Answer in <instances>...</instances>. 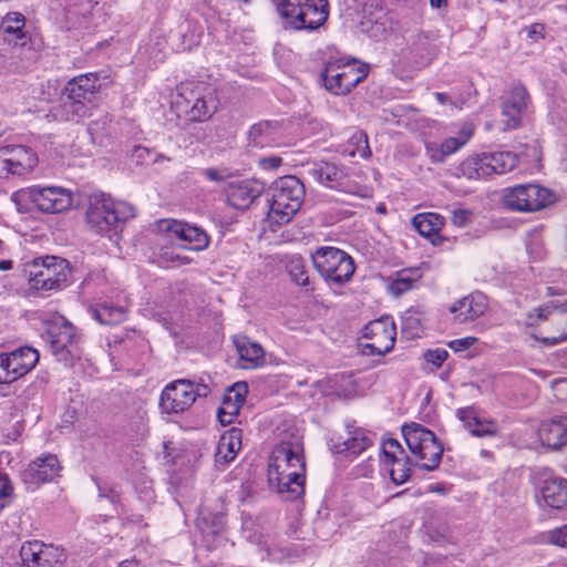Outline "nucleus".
<instances>
[{
  "mask_svg": "<svg viewBox=\"0 0 567 567\" xmlns=\"http://www.w3.org/2000/svg\"><path fill=\"white\" fill-rule=\"evenodd\" d=\"M402 434L416 465L427 471L439 466L443 446L432 431L413 422L402 427Z\"/></svg>",
  "mask_w": 567,
  "mask_h": 567,
  "instance_id": "obj_10",
  "label": "nucleus"
},
{
  "mask_svg": "<svg viewBox=\"0 0 567 567\" xmlns=\"http://www.w3.org/2000/svg\"><path fill=\"white\" fill-rule=\"evenodd\" d=\"M306 462L299 437L278 444L269 458L268 481L279 494L296 499L305 492Z\"/></svg>",
  "mask_w": 567,
  "mask_h": 567,
  "instance_id": "obj_1",
  "label": "nucleus"
},
{
  "mask_svg": "<svg viewBox=\"0 0 567 567\" xmlns=\"http://www.w3.org/2000/svg\"><path fill=\"white\" fill-rule=\"evenodd\" d=\"M247 392L248 389L245 382H237L227 390L218 409V420L223 425L230 424L234 417L238 415Z\"/></svg>",
  "mask_w": 567,
  "mask_h": 567,
  "instance_id": "obj_30",
  "label": "nucleus"
},
{
  "mask_svg": "<svg viewBox=\"0 0 567 567\" xmlns=\"http://www.w3.org/2000/svg\"><path fill=\"white\" fill-rule=\"evenodd\" d=\"M39 358V352L30 347L0 354V383H11L25 375L35 367Z\"/></svg>",
  "mask_w": 567,
  "mask_h": 567,
  "instance_id": "obj_16",
  "label": "nucleus"
},
{
  "mask_svg": "<svg viewBox=\"0 0 567 567\" xmlns=\"http://www.w3.org/2000/svg\"><path fill=\"white\" fill-rule=\"evenodd\" d=\"M22 272L29 290L35 292L58 291L70 282L71 268L66 259L56 256H40L25 260Z\"/></svg>",
  "mask_w": 567,
  "mask_h": 567,
  "instance_id": "obj_2",
  "label": "nucleus"
},
{
  "mask_svg": "<svg viewBox=\"0 0 567 567\" xmlns=\"http://www.w3.org/2000/svg\"><path fill=\"white\" fill-rule=\"evenodd\" d=\"M161 262L164 267H181L192 262V259L174 250H166L161 255Z\"/></svg>",
  "mask_w": 567,
  "mask_h": 567,
  "instance_id": "obj_46",
  "label": "nucleus"
},
{
  "mask_svg": "<svg viewBox=\"0 0 567 567\" xmlns=\"http://www.w3.org/2000/svg\"><path fill=\"white\" fill-rule=\"evenodd\" d=\"M390 19L388 14L382 9H379L370 13V17H367L365 20L362 21V27L371 37L378 38L386 31Z\"/></svg>",
  "mask_w": 567,
  "mask_h": 567,
  "instance_id": "obj_42",
  "label": "nucleus"
},
{
  "mask_svg": "<svg viewBox=\"0 0 567 567\" xmlns=\"http://www.w3.org/2000/svg\"><path fill=\"white\" fill-rule=\"evenodd\" d=\"M0 37L11 48H23L31 41L25 18L20 12H8L0 22Z\"/></svg>",
  "mask_w": 567,
  "mask_h": 567,
  "instance_id": "obj_24",
  "label": "nucleus"
},
{
  "mask_svg": "<svg viewBox=\"0 0 567 567\" xmlns=\"http://www.w3.org/2000/svg\"><path fill=\"white\" fill-rule=\"evenodd\" d=\"M133 216V209L125 203H116L105 194L90 197L85 212L89 229L97 235L112 237L116 234L121 220Z\"/></svg>",
  "mask_w": 567,
  "mask_h": 567,
  "instance_id": "obj_4",
  "label": "nucleus"
},
{
  "mask_svg": "<svg viewBox=\"0 0 567 567\" xmlns=\"http://www.w3.org/2000/svg\"><path fill=\"white\" fill-rule=\"evenodd\" d=\"M540 496L546 506L565 511L567 504V480L560 477L546 478L540 486Z\"/></svg>",
  "mask_w": 567,
  "mask_h": 567,
  "instance_id": "obj_33",
  "label": "nucleus"
},
{
  "mask_svg": "<svg viewBox=\"0 0 567 567\" xmlns=\"http://www.w3.org/2000/svg\"><path fill=\"white\" fill-rule=\"evenodd\" d=\"M421 278L419 269H410L401 271L398 277L390 284V291L395 295H402L416 286V282Z\"/></svg>",
  "mask_w": 567,
  "mask_h": 567,
  "instance_id": "obj_41",
  "label": "nucleus"
},
{
  "mask_svg": "<svg viewBox=\"0 0 567 567\" xmlns=\"http://www.w3.org/2000/svg\"><path fill=\"white\" fill-rule=\"evenodd\" d=\"M402 333L408 339L421 338L425 330V315L422 310L411 308L402 316Z\"/></svg>",
  "mask_w": 567,
  "mask_h": 567,
  "instance_id": "obj_38",
  "label": "nucleus"
},
{
  "mask_svg": "<svg viewBox=\"0 0 567 567\" xmlns=\"http://www.w3.org/2000/svg\"><path fill=\"white\" fill-rule=\"evenodd\" d=\"M380 462L394 484L400 485L409 480L408 456L396 440L389 439L383 442Z\"/></svg>",
  "mask_w": 567,
  "mask_h": 567,
  "instance_id": "obj_22",
  "label": "nucleus"
},
{
  "mask_svg": "<svg viewBox=\"0 0 567 567\" xmlns=\"http://www.w3.org/2000/svg\"><path fill=\"white\" fill-rule=\"evenodd\" d=\"M281 158L277 156L265 157L259 161L262 168L276 169L281 165Z\"/></svg>",
  "mask_w": 567,
  "mask_h": 567,
  "instance_id": "obj_55",
  "label": "nucleus"
},
{
  "mask_svg": "<svg viewBox=\"0 0 567 567\" xmlns=\"http://www.w3.org/2000/svg\"><path fill=\"white\" fill-rule=\"evenodd\" d=\"M262 185L256 179H237L227 184V203L237 209L248 208L262 193Z\"/></svg>",
  "mask_w": 567,
  "mask_h": 567,
  "instance_id": "obj_23",
  "label": "nucleus"
},
{
  "mask_svg": "<svg viewBox=\"0 0 567 567\" xmlns=\"http://www.w3.org/2000/svg\"><path fill=\"white\" fill-rule=\"evenodd\" d=\"M132 159L138 165H146L153 163V153L147 147L137 145L132 151Z\"/></svg>",
  "mask_w": 567,
  "mask_h": 567,
  "instance_id": "obj_47",
  "label": "nucleus"
},
{
  "mask_svg": "<svg viewBox=\"0 0 567 567\" xmlns=\"http://www.w3.org/2000/svg\"><path fill=\"white\" fill-rule=\"evenodd\" d=\"M413 228L433 246H441L445 238L441 235V230L445 224V219L437 213L425 212L413 216Z\"/></svg>",
  "mask_w": 567,
  "mask_h": 567,
  "instance_id": "obj_26",
  "label": "nucleus"
},
{
  "mask_svg": "<svg viewBox=\"0 0 567 567\" xmlns=\"http://www.w3.org/2000/svg\"><path fill=\"white\" fill-rule=\"evenodd\" d=\"M564 420V427H565V436H566V444H567V416H563Z\"/></svg>",
  "mask_w": 567,
  "mask_h": 567,
  "instance_id": "obj_64",
  "label": "nucleus"
},
{
  "mask_svg": "<svg viewBox=\"0 0 567 567\" xmlns=\"http://www.w3.org/2000/svg\"><path fill=\"white\" fill-rule=\"evenodd\" d=\"M432 8L441 9L446 6V0H430Z\"/></svg>",
  "mask_w": 567,
  "mask_h": 567,
  "instance_id": "obj_60",
  "label": "nucleus"
},
{
  "mask_svg": "<svg viewBox=\"0 0 567 567\" xmlns=\"http://www.w3.org/2000/svg\"><path fill=\"white\" fill-rule=\"evenodd\" d=\"M97 91V78L93 73L81 74L64 87V101L59 109V116L64 121H80L92 114V102Z\"/></svg>",
  "mask_w": 567,
  "mask_h": 567,
  "instance_id": "obj_6",
  "label": "nucleus"
},
{
  "mask_svg": "<svg viewBox=\"0 0 567 567\" xmlns=\"http://www.w3.org/2000/svg\"><path fill=\"white\" fill-rule=\"evenodd\" d=\"M197 385L186 379L167 383L161 392L158 406L164 414H179L187 411L196 401Z\"/></svg>",
  "mask_w": 567,
  "mask_h": 567,
  "instance_id": "obj_14",
  "label": "nucleus"
},
{
  "mask_svg": "<svg viewBox=\"0 0 567 567\" xmlns=\"http://www.w3.org/2000/svg\"><path fill=\"white\" fill-rule=\"evenodd\" d=\"M564 420L561 417L543 421L537 430L536 437L539 445L549 451H558L566 445Z\"/></svg>",
  "mask_w": 567,
  "mask_h": 567,
  "instance_id": "obj_29",
  "label": "nucleus"
},
{
  "mask_svg": "<svg viewBox=\"0 0 567 567\" xmlns=\"http://www.w3.org/2000/svg\"><path fill=\"white\" fill-rule=\"evenodd\" d=\"M271 125L269 123H259L250 128V136L254 138L261 137L264 134H269Z\"/></svg>",
  "mask_w": 567,
  "mask_h": 567,
  "instance_id": "obj_54",
  "label": "nucleus"
},
{
  "mask_svg": "<svg viewBox=\"0 0 567 567\" xmlns=\"http://www.w3.org/2000/svg\"><path fill=\"white\" fill-rule=\"evenodd\" d=\"M269 194L268 218L277 224H285L300 209L305 188L297 177L285 176L272 183Z\"/></svg>",
  "mask_w": 567,
  "mask_h": 567,
  "instance_id": "obj_8",
  "label": "nucleus"
},
{
  "mask_svg": "<svg viewBox=\"0 0 567 567\" xmlns=\"http://www.w3.org/2000/svg\"><path fill=\"white\" fill-rule=\"evenodd\" d=\"M429 535L434 542H444L450 539L451 532L446 525H442L439 530H429Z\"/></svg>",
  "mask_w": 567,
  "mask_h": 567,
  "instance_id": "obj_52",
  "label": "nucleus"
},
{
  "mask_svg": "<svg viewBox=\"0 0 567 567\" xmlns=\"http://www.w3.org/2000/svg\"><path fill=\"white\" fill-rule=\"evenodd\" d=\"M395 324L389 317H382L369 322L362 331V342L365 353L382 355L388 353L395 342Z\"/></svg>",
  "mask_w": 567,
  "mask_h": 567,
  "instance_id": "obj_15",
  "label": "nucleus"
},
{
  "mask_svg": "<svg viewBox=\"0 0 567 567\" xmlns=\"http://www.w3.org/2000/svg\"><path fill=\"white\" fill-rule=\"evenodd\" d=\"M169 158L166 157L165 155H162V154H157V155H154L153 154V163H163V162H168Z\"/></svg>",
  "mask_w": 567,
  "mask_h": 567,
  "instance_id": "obj_61",
  "label": "nucleus"
},
{
  "mask_svg": "<svg viewBox=\"0 0 567 567\" xmlns=\"http://www.w3.org/2000/svg\"><path fill=\"white\" fill-rule=\"evenodd\" d=\"M20 556L25 567H62L65 561L63 549L40 540L23 543Z\"/></svg>",
  "mask_w": 567,
  "mask_h": 567,
  "instance_id": "obj_19",
  "label": "nucleus"
},
{
  "mask_svg": "<svg viewBox=\"0 0 567 567\" xmlns=\"http://www.w3.org/2000/svg\"><path fill=\"white\" fill-rule=\"evenodd\" d=\"M312 262L327 282L338 286L348 282L355 270L351 256L336 247L318 248L312 254Z\"/></svg>",
  "mask_w": 567,
  "mask_h": 567,
  "instance_id": "obj_12",
  "label": "nucleus"
},
{
  "mask_svg": "<svg viewBox=\"0 0 567 567\" xmlns=\"http://www.w3.org/2000/svg\"><path fill=\"white\" fill-rule=\"evenodd\" d=\"M174 104L189 121L204 122L216 113L219 100L213 85L187 81L178 85Z\"/></svg>",
  "mask_w": 567,
  "mask_h": 567,
  "instance_id": "obj_3",
  "label": "nucleus"
},
{
  "mask_svg": "<svg viewBox=\"0 0 567 567\" xmlns=\"http://www.w3.org/2000/svg\"><path fill=\"white\" fill-rule=\"evenodd\" d=\"M447 351L444 349L430 350L425 353V360L433 363L435 367H441L442 363L447 359Z\"/></svg>",
  "mask_w": 567,
  "mask_h": 567,
  "instance_id": "obj_51",
  "label": "nucleus"
},
{
  "mask_svg": "<svg viewBox=\"0 0 567 567\" xmlns=\"http://www.w3.org/2000/svg\"><path fill=\"white\" fill-rule=\"evenodd\" d=\"M489 175L505 174L517 164V156L512 152H484Z\"/></svg>",
  "mask_w": 567,
  "mask_h": 567,
  "instance_id": "obj_39",
  "label": "nucleus"
},
{
  "mask_svg": "<svg viewBox=\"0 0 567 567\" xmlns=\"http://www.w3.org/2000/svg\"><path fill=\"white\" fill-rule=\"evenodd\" d=\"M13 268V261L10 259L0 260V271H8Z\"/></svg>",
  "mask_w": 567,
  "mask_h": 567,
  "instance_id": "obj_57",
  "label": "nucleus"
},
{
  "mask_svg": "<svg viewBox=\"0 0 567 567\" xmlns=\"http://www.w3.org/2000/svg\"><path fill=\"white\" fill-rule=\"evenodd\" d=\"M542 542L547 545L567 549V524L543 533Z\"/></svg>",
  "mask_w": 567,
  "mask_h": 567,
  "instance_id": "obj_44",
  "label": "nucleus"
},
{
  "mask_svg": "<svg viewBox=\"0 0 567 567\" xmlns=\"http://www.w3.org/2000/svg\"><path fill=\"white\" fill-rule=\"evenodd\" d=\"M241 449V430L231 427L224 432L218 441L215 452L217 464H228L234 461Z\"/></svg>",
  "mask_w": 567,
  "mask_h": 567,
  "instance_id": "obj_34",
  "label": "nucleus"
},
{
  "mask_svg": "<svg viewBox=\"0 0 567 567\" xmlns=\"http://www.w3.org/2000/svg\"><path fill=\"white\" fill-rule=\"evenodd\" d=\"M528 38L538 40L544 38V27L542 24H532L527 30Z\"/></svg>",
  "mask_w": 567,
  "mask_h": 567,
  "instance_id": "obj_56",
  "label": "nucleus"
},
{
  "mask_svg": "<svg viewBox=\"0 0 567 567\" xmlns=\"http://www.w3.org/2000/svg\"><path fill=\"white\" fill-rule=\"evenodd\" d=\"M357 474L362 477H370L373 473V462L369 457L367 461L360 463L355 467Z\"/></svg>",
  "mask_w": 567,
  "mask_h": 567,
  "instance_id": "obj_53",
  "label": "nucleus"
},
{
  "mask_svg": "<svg viewBox=\"0 0 567 567\" xmlns=\"http://www.w3.org/2000/svg\"><path fill=\"white\" fill-rule=\"evenodd\" d=\"M451 220L456 227H465L471 220V212L463 208L454 209Z\"/></svg>",
  "mask_w": 567,
  "mask_h": 567,
  "instance_id": "obj_50",
  "label": "nucleus"
},
{
  "mask_svg": "<svg viewBox=\"0 0 567 567\" xmlns=\"http://www.w3.org/2000/svg\"><path fill=\"white\" fill-rule=\"evenodd\" d=\"M287 270L291 279L299 286L308 285V272L302 257L293 255L288 259Z\"/></svg>",
  "mask_w": 567,
  "mask_h": 567,
  "instance_id": "obj_43",
  "label": "nucleus"
},
{
  "mask_svg": "<svg viewBox=\"0 0 567 567\" xmlns=\"http://www.w3.org/2000/svg\"><path fill=\"white\" fill-rule=\"evenodd\" d=\"M477 341H478V339L476 337H465V338L455 339V340L450 341L449 347L453 351L460 352V351L470 349L471 347L476 344Z\"/></svg>",
  "mask_w": 567,
  "mask_h": 567,
  "instance_id": "obj_49",
  "label": "nucleus"
},
{
  "mask_svg": "<svg viewBox=\"0 0 567 567\" xmlns=\"http://www.w3.org/2000/svg\"><path fill=\"white\" fill-rule=\"evenodd\" d=\"M557 197L550 189L538 184H523L503 192L504 205L515 212L534 213L554 205Z\"/></svg>",
  "mask_w": 567,
  "mask_h": 567,
  "instance_id": "obj_13",
  "label": "nucleus"
},
{
  "mask_svg": "<svg viewBox=\"0 0 567 567\" xmlns=\"http://www.w3.org/2000/svg\"><path fill=\"white\" fill-rule=\"evenodd\" d=\"M527 326L530 336L546 346H555L567 340V303L546 305L528 315Z\"/></svg>",
  "mask_w": 567,
  "mask_h": 567,
  "instance_id": "obj_7",
  "label": "nucleus"
},
{
  "mask_svg": "<svg viewBox=\"0 0 567 567\" xmlns=\"http://www.w3.org/2000/svg\"><path fill=\"white\" fill-rule=\"evenodd\" d=\"M235 346L239 355V367L243 369H255L265 361V352L261 346L246 337H237Z\"/></svg>",
  "mask_w": 567,
  "mask_h": 567,
  "instance_id": "obj_35",
  "label": "nucleus"
},
{
  "mask_svg": "<svg viewBox=\"0 0 567 567\" xmlns=\"http://www.w3.org/2000/svg\"><path fill=\"white\" fill-rule=\"evenodd\" d=\"M488 169L484 153L471 154L458 165L460 175L471 181H480L489 177Z\"/></svg>",
  "mask_w": 567,
  "mask_h": 567,
  "instance_id": "obj_37",
  "label": "nucleus"
},
{
  "mask_svg": "<svg viewBox=\"0 0 567 567\" xmlns=\"http://www.w3.org/2000/svg\"><path fill=\"white\" fill-rule=\"evenodd\" d=\"M53 351L60 353L68 351L73 353L79 336L75 327L69 321L62 319L61 322L54 323L48 331Z\"/></svg>",
  "mask_w": 567,
  "mask_h": 567,
  "instance_id": "obj_31",
  "label": "nucleus"
},
{
  "mask_svg": "<svg viewBox=\"0 0 567 567\" xmlns=\"http://www.w3.org/2000/svg\"><path fill=\"white\" fill-rule=\"evenodd\" d=\"M359 142H363L364 143V147H363V151H362V156L363 157H367L368 156V153H369V147H368V140L367 137L363 135V134H360L359 136H355Z\"/></svg>",
  "mask_w": 567,
  "mask_h": 567,
  "instance_id": "obj_58",
  "label": "nucleus"
},
{
  "mask_svg": "<svg viewBox=\"0 0 567 567\" xmlns=\"http://www.w3.org/2000/svg\"><path fill=\"white\" fill-rule=\"evenodd\" d=\"M202 175L206 179H208L210 182H215V183L224 182L229 177V173L226 168H214V167H208V168L203 169Z\"/></svg>",
  "mask_w": 567,
  "mask_h": 567,
  "instance_id": "obj_48",
  "label": "nucleus"
},
{
  "mask_svg": "<svg viewBox=\"0 0 567 567\" xmlns=\"http://www.w3.org/2000/svg\"><path fill=\"white\" fill-rule=\"evenodd\" d=\"M474 132L472 124H464L456 137H449L441 143L429 142L425 145L426 155L433 163H441L446 156L456 153L471 140Z\"/></svg>",
  "mask_w": 567,
  "mask_h": 567,
  "instance_id": "obj_25",
  "label": "nucleus"
},
{
  "mask_svg": "<svg viewBox=\"0 0 567 567\" xmlns=\"http://www.w3.org/2000/svg\"><path fill=\"white\" fill-rule=\"evenodd\" d=\"M13 485L9 476L0 471V508H4L13 501Z\"/></svg>",
  "mask_w": 567,
  "mask_h": 567,
  "instance_id": "obj_45",
  "label": "nucleus"
},
{
  "mask_svg": "<svg viewBox=\"0 0 567 567\" xmlns=\"http://www.w3.org/2000/svg\"><path fill=\"white\" fill-rule=\"evenodd\" d=\"M285 20L293 29H317L328 18L327 0H272Z\"/></svg>",
  "mask_w": 567,
  "mask_h": 567,
  "instance_id": "obj_9",
  "label": "nucleus"
},
{
  "mask_svg": "<svg viewBox=\"0 0 567 567\" xmlns=\"http://www.w3.org/2000/svg\"><path fill=\"white\" fill-rule=\"evenodd\" d=\"M38 164L37 154L24 145H6L0 147V177L24 175Z\"/></svg>",
  "mask_w": 567,
  "mask_h": 567,
  "instance_id": "obj_18",
  "label": "nucleus"
},
{
  "mask_svg": "<svg viewBox=\"0 0 567 567\" xmlns=\"http://www.w3.org/2000/svg\"><path fill=\"white\" fill-rule=\"evenodd\" d=\"M117 567H138V563L135 559H126L121 561Z\"/></svg>",
  "mask_w": 567,
  "mask_h": 567,
  "instance_id": "obj_59",
  "label": "nucleus"
},
{
  "mask_svg": "<svg viewBox=\"0 0 567 567\" xmlns=\"http://www.w3.org/2000/svg\"><path fill=\"white\" fill-rule=\"evenodd\" d=\"M368 72V65L357 60H333L323 70V84L332 94L346 95L367 78Z\"/></svg>",
  "mask_w": 567,
  "mask_h": 567,
  "instance_id": "obj_11",
  "label": "nucleus"
},
{
  "mask_svg": "<svg viewBox=\"0 0 567 567\" xmlns=\"http://www.w3.org/2000/svg\"><path fill=\"white\" fill-rule=\"evenodd\" d=\"M223 525H224V517L223 516H218L217 517V524H216V527L213 530V533L219 532L221 529Z\"/></svg>",
  "mask_w": 567,
  "mask_h": 567,
  "instance_id": "obj_62",
  "label": "nucleus"
},
{
  "mask_svg": "<svg viewBox=\"0 0 567 567\" xmlns=\"http://www.w3.org/2000/svg\"><path fill=\"white\" fill-rule=\"evenodd\" d=\"M61 468L58 457L53 454H47L29 463L21 473V480L28 488L35 489L41 484L51 482L58 477Z\"/></svg>",
  "mask_w": 567,
  "mask_h": 567,
  "instance_id": "obj_21",
  "label": "nucleus"
},
{
  "mask_svg": "<svg viewBox=\"0 0 567 567\" xmlns=\"http://www.w3.org/2000/svg\"><path fill=\"white\" fill-rule=\"evenodd\" d=\"M371 440L364 431L355 429L349 431L346 437H338L332 447L337 453H349L357 455L370 446Z\"/></svg>",
  "mask_w": 567,
  "mask_h": 567,
  "instance_id": "obj_36",
  "label": "nucleus"
},
{
  "mask_svg": "<svg viewBox=\"0 0 567 567\" xmlns=\"http://www.w3.org/2000/svg\"><path fill=\"white\" fill-rule=\"evenodd\" d=\"M311 175L326 187L349 194L359 192L358 185L352 181L347 168L334 162L320 161L315 163Z\"/></svg>",
  "mask_w": 567,
  "mask_h": 567,
  "instance_id": "obj_20",
  "label": "nucleus"
},
{
  "mask_svg": "<svg viewBox=\"0 0 567 567\" xmlns=\"http://www.w3.org/2000/svg\"><path fill=\"white\" fill-rule=\"evenodd\" d=\"M486 309V297L482 293H472L452 303L450 312L454 316L455 321L463 323L480 318Z\"/></svg>",
  "mask_w": 567,
  "mask_h": 567,
  "instance_id": "obj_27",
  "label": "nucleus"
},
{
  "mask_svg": "<svg viewBox=\"0 0 567 567\" xmlns=\"http://www.w3.org/2000/svg\"><path fill=\"white\" fill-rule=\"evenodd\" d=\"M528 104V93L525 87H514L505 99L502 110L504 128H516L522 120V114Z\"/></svg>",
  "mask_w": 567,
  "mask_h": 567,
  "instance_id": "obj_28",
  "label": "nucleus"
},
{
  "mask_svg": "<svg viewBox=\"0 0 567 567\" xmlns=\"http://www.w3.org/2000/svg\"><path fill=\"white\" fill-rule=\"evenodd\" d=\"M457 419L474 436H494L498 432L495 421L480 419L473 408H462L456 411Z\"/></svg>",
  "mask_w": 567,
  "mask_h": 567,
  "instance_id": "obj_32",
  "label": "nucleus"
},
{
  "mask_svg": "<svg viewBox=\"0 0 567 567\" xmlns=\"http://www.w3.org/2000/svg\"><path fill=\"white\" fill-rule=\"evenodd\" d=\"M90 312L101 324H116L125 319V311L123 308L107 303L91 307Z\"/></svg>",
  "mask_w": 567,
  "mask_h": 567,
  "instance_id": "obj_40",
  "label": "nucleus"
},
{
  "mask_svg": "<svg viewBox=\"0 0 567 567\" xmlns=\"http://www.w3.org/2000/svg\"><path fill=\"white\" fill-rule=\"evenodd\" d=\"M157 230L168 239H178L187 244L184 248L202 251L209 246L208 235L199 227L176 219H161Z\"/></svg>",
  "mask_w": 567,
  "mask_h": 567,
  "instance_id": "obj_17",
  "label": "nucleus"
},
{
  "mask_svg": "<svg viewBox=\"0 0 567 567\" xmlns=\"http://www.w3.org/2000/svg\"><path fill=\"white\" fill-rule=\"evenodd\" d=\"M11 199L21 212L32 204L41 213L61 214L72 207L73 193L61 186H31L14 192Z\"/></svg>",
  "mask_w": 567,
  "mask_h": 567,
  "instance_id": "obj_5",
  "label": "nucleus"
},
{
  "mask_svg": "<svg viewBox=\"0 0 567 567\" xmlns=\"http://www.w3.org/2000/svg\"><path fill=\"white\" fill-rule=\"evenodd\" d=\"M413 53H414V49L413 48H409L408 49V53L405 55L406 59L411 60L413 56Z\"/></svg>",
  "mask_w": 567,
  "mask_h": 567,
  "instance_id": "obj_63",
  "label": "nucleus"
}]
</instances>
